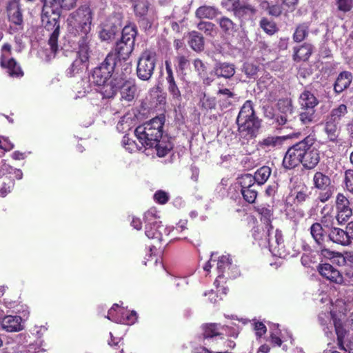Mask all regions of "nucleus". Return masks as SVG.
Masks as SVG:
<instances>
[{
    "label": "nucleus",
    "instance_id": "obj_1",
    "mask_svg": "<svg viewBox=\"0 0 353 353\" xmlns=\"http://www.w3.org/2000/svg\"><path fill=\"white\" fill-rule=\"evenodd\" d=\"M163 121L156 117L139 125L134 130V135L139 141H142L145 150L155 148L159 157H165L172 148L171 143H165L163 138Z\"/></svg>",
    "mask_w": 353,
    "mask_h": 353
},
{
    "label": "nucleus",
    "instance_id": "obj_2",
    "mask_svg": "<svg viewBox=\"0 0 353 353\" xmlns=\"http://www.w3.org/2000/svg\"><path fill=\"white\" fill-rule=\"evenodd\" d=\"M93 12L88 5L80 6L68 18L69 32L78 38L77 43H89Z\"/></svg>",
    "mask_w": 353,
    "mask_h": 353
},
{
    "label": "nucleus",
    "instance_id": "obj_3",
    "mask_svg": "<svg viewBox=\"0 0 353 353\" xmlns=\"http://www.w3.org/2000/svg\"><path fill=\"white\" fill-rule=\"evenodd\" d=\"M137 34V28L132 26H125L121 32V37L117 41L114 50L117 59L127 60L134 47L135 38Z\"/></svg>",
    "mask_w": 353,
    "mask_h": 353
},
{
    "label": "nucleus",
    "instance_id": "obj_4",
    "mask_svg": "<svg viewBox=\"0 0 353 353\" xmlns=\"http://www.w3.org/2000/svg\"><path fill=\"white\" fill-rule=\"evenodd\" d=\"M61 12H42L41 21L44 29L50 32L48 45L51 52L56 54L58 51V39L60 34Z\"/></svg>",
    "mask_w": 353,
    "mask_h": 353
},
{
    "label": "nucleus",
    "instance_id": "obj_5",
    "mask_svg": "<svg viewBox=\"0 0 353 353\" xmlns=\"http://www.w3.org/2000/svg\"><path fill=\"white\" fill-rule=\"evenodd\" d=\"M117 65V57L112 52H110L104 61L96 67L92 74V82L99 85L112 79V73Z\"/></svg>",
    "mask_w": 353,
    "mask_h": 353
},
{
    "label": "nucleus",
    "instance_id": "obj_6",
    "mask_svg": "<svg viewBox=\"0 0 353 353\" xmlns=\"http://www.w3.org/2000/svg\"><path fill=\"white\" fill-rule=\"evenodd\" d=\"M79 50L77 56L67 70V74L70 77H74L76 74L83 73L87 70L89 64L90 48L89 43H77Z\"/></svg>",
    "mask_w": 353,
    "mask_h": 353
},
{
    "label": "nucleus",
    "instance_id": "obj_7",
    "mask_svg": "<svg viewBox=\"0 0 353 353\" xmlns=\"http://www.w3.org/2000/svg\"><path fill=\"white\" fill-rule=\"evenodd\" d=\"M155 52L145 50L138 61L137 67V77L143 81L149 80L153 74L156 63Z\"/></svg>",
    "mask_w": 353,
    "mask_h": 353
},
{
    "label": "nucleus",
    "instance_id": "obj_8",
    "mask_svg": "<svg viewBox=\"0 0 353 353\" xmlns=\"http://www.w3.org/2000/svg\"><path fill=\"white\" fill-rule=\"evenodd\" d=\"M303 161L302 165L307 169H313L320 161L319 150L314 145V139L308 136L303 141Z\"/></svg>",
    "mask_w": 353,
    "mask_h": 353
},
{
    "label": "nucleus",
    "instance_id": "obj_9",
    "mask_svg": "<svg viewBox=\"0 0 353 353\" xmlns=\"http://www.w3.org/2000/svg\"><path fill=\"white\" fill-rule=\"evenodd\" d=\"M312 182L314 187L320 190L317 197L319 201L325 203L332 196L331 179L327 175L321 172H316L313 176Z\"/></svg>",
    "mask_w": 353,
    "mask_h": 353
},
{
    "label": "nucleus",
    "instance_id": "obj_10",
    "mask_svg": "<svg viewBox=\"0 0 353 353\" xmlns=\"http://www.w3.org/2000/svg\"><path fill=\"white\" fill-rule=\"evenodd\" d=\"M272 234H273V227L269 221H266L264 227L257 226L252 230V236L259 245L261 248H268L272 253H274L275 245L271 241Z\"/></svg>",
    "mask_w": 353,
    "mask_h": 353
},
{
    "label": "nucleus",
    "instance_id": "obj_11",
    "mask_svg": "<svg viewBox=\"0 0 353 353\" xmlns=\"http://www.w3.org/2000/svg\"><path fill=\"white\" fill-rule=\"evenodd\" d=\"M328 237L334 243L343 246L350 245L353 241V221L348 223L345 230L332 228L329 232Z\"/></svg>",
    "mask_w": 353,
    "mask_h": 353
},
{
    "label": "nucleus",
    "instance_id": "obj_12",
    "mask_svg": "<svg viewBox=\"0 0 353 353\" xmlns=\"http://www.w3.org/2000/svg\"><path fill=\"white\" fill-rule=\"evenodd\" d=\"M216 268L218 271L217 279L214 281V284L217 285L219 279L225 277L226 279L235 278L239 274L238 268L232 263L230 256L223 255L220 256L216 261Z\"/></svg>",
    "mask_w": 353,
    "mask_h": 353
},
{
    "label": "nucleus",
    "instance_id": "obj_13",
    "mask_svg": "<svg viewBox=\"0 0 353 353\" xmlns=\"http://www.w3.org/2000/svg\"><path fill=\"white\" fill-rule=\"evenodd\" d=\"M303 142L302 141L290 147L286 152L283 160V165L286 169H292L303 161Z\"/></svg>",
    "mask_w": 353,
    "mask_h": 353
},
{
    "label": "nucleus",
    "instance_id": "obj_14",
    "mask_svg": "<svg viewBox=\"0 0 353 353\" xmlns=\"http://www.w3.org/2000/svg\"><path fill=\"white\" fill-rule=\"evenodd\" d=\"M236 122L240 138L248 141L256 137L261 127L260 120L257 117Z\"/></svg>",
    "mask_w": 353,
    "mask_h": 353
},
{
    "label": "nucleus",
    "instance_id": "obj_15",
    "mask_svg": "<svg viewBox=\"0 0 353 353\" xmlns=\"http://www.w3.org/2000/svg\"><path fill=\"white\" fill-rule=\"evenodd\" d=\"M336 215L339 223H343L348 220L352 214L348 199L342 193H339L336 199Z\"/></svg>",
    "mask_w": 353,
    "mask_h": 353
},
{
    "label": "nucleus",
    "instance_id": "obj_16",
    "mask_svg": "<svg viewBox=\"0 0 353 353\" xmlns=\"http://www.w3.org/2000/svg\"><path fill=\"white\" fill-rule=\"evenodd\" d=\"M119 90L121 101H132L137 96L138 91L135 80L121 76Z\"/></svg>",
    "mask_w": 353,
    "mask_h": 353
},
{
    "label": "nucleus",
    "instance_id": "obj_17",
    "mask_svg": "<svg viewBox=\"0 0 353 353\" xmlns=\"http://www.w3.org/2000/svg\"><path fill=\"white\" fill-rule=\"evenodd\" d=\"M121 79V75H114L104 83L98 85L99 92L103 96V98L112 99L117 95L119 90Z\"/></svg>",
    "mask_w": 353,
    "mask_h": 353
},
{
    "label": "nucleus",
    "instance_id": "obj_18",
    "mask_svg": "<svg viewBox=\"0 0 353 353\" xmlns=\"http://www.w3.org/2000/svg\"><path fill=\"white\" fill-rule=\"evenodd\" d=\"M256 13V8L247 3H241L233 13L234 16L240 21L241 26L247 21H252Z\"/></svg>",
    "mask_w": 353,
    "mask_h": 353
},
{
    "label": "nucleus",
    "instance_id": "obj_19",
    "mask_svg": "<svg viewBox=\"0 0 353 353\" xmlns=\"http://www.w3.org/2000/svg\"><path fill=\"white\" fill-rule=\"evenodd\" d=\"M318 271L322 276L333 283L342 284L344 281L342 274L329 263L319 265L318 267Z\"/></svg>",
    "mask_w": 353,
    "mask_h": 353
},
{
    "label": "nucleus",
    "instance_id": "obj_20",
    "mask_svg": "<svg viewBox=\"0 0 353 353\" xmlns=\"http://www.w3.org/2000/svg\"><path fill=\"white\" fill-rule=\"evenodd\" d=\"M0 65L2 68L6 69L8 73L12 77L21 78L24 74L17 61L14 58L6 60V57L4 54H1L0 57Z\"/></svg>",
    "mask_w": 353,
    "mask_h": 353
},
{
    "label": "nucleus",
    "instance_id": "obj_21",
    "mask_svg": "<svg viewBox=\"0 0 353 353\" xmlns=\"http://www.w3.org/2000/svg\"><path fill=\"white\" fill-rule=\"evenodd\" d=\"M323 125L328 140L333 143L336 142L340 133L339 124L326 117Z\"/></svg>",
    "mask_w": 353,
    "mask_h": 353
},
{
    "label": "nucleus",
    "instance_id": "obj_22",
    "mask_svg": "<svg viewBox=\"0 0 353 353\" xmlns=\"http://www.w3.org/2000/svg\"><path fill=\"white\" fill-rule=\"evenodd\" d=\"M21 318L19 316L8 315L1 321V326L8 332H18L22 330Z\"/></svg>",
    "mask_w": 353,
    "mask_h": 353
},
{
    "label": "nucleus",
    "instance_id": "obj_23",
    "mask_svg": "<svg viewBox=\"0 0 353 353\" xmlns=\"http://www.w3.org/2000/svg\"><path fill=\"white\" fill-rule=\"evenodd\" d=\"M299 103L301 109H314L319 100L310 91L305 90L299 96Z\"/></svg>",
    "mask_w": 353,
    "mask_h": 353
},
{
    "label": "nucleus",
    "instance_id": "obj_24",
    "mask_svg": "<svg viewBox=\"0 0 353 353\" xmlns=\"http://www.w3.org/2000/svg\"><path fill=\"white\" fill-rule=\"evenodd\" d=\"M353 77L351 72H341L337 77L334 85V90L336 93H341L347 89L352 81Z\"/></svg>",
    "mask_w": 353,
    "mask_h": 353
},
{
    "label": "nucleus",
    "instance_id": "obj_25",
    "mask_svg": "<svg viewBox=\"0 0 353 353\" xmlns=\"http://www.w3.org/2000/svg\"><path fill=\"white\" fill-rule=\"evenodd\" d=\"M214 72L218 77L230 79L235 73L234 65L230 63H216L214 68Z\"/></svg>",
    "mask_w": 353,
    "mask_h": 353
},
{
    "label": "nucleus",
    "instance_id": "obj_26",
    "mask_svg": "<svg viewBox=\"0 0 353 353\" xmlns=\"http://www.w3.org/2000/svg\"><path fill=\"white\" fill-rule=\"evenodd\" d=\"M7 13L9 21L15 25H21L23 23V15L17 3H10L7 6Z\"/></svg>",
    "mask_w": 353,
    "mask_h": 353
},
{
    "label": "nucleus",
    "instance_id": "obj_27",
    "mask_svg": "<svg viewBox=\"0 0 353 353\" xmlns=\"http://www.w3.org/2000/svg\"><path fill=\"white\" fill-rule=\"evenodd\" d=\"M285 139L279 136H269L259 142L260 148L265 150H272L282 145Z\"/></svg>",
    "mask_w": 353,
    "mask_h": 353
},
{
    "label": "nucleus",
    "instance_id": "obj_28",
    "mask_svg": "<svg viewBox=\"0 0 353 353\" xmlns=\"http://www.w3.org/2000/svg\"><path fill=\"white\" fill-rule=\"evenodd\" d=\"M312 46L310 43H305L299 48H294V60L295 61H305L310 57L312 52Z\"/></svg>",
    "mask_w": 353,
    "mask_h": 353
},
{
    "label": "nucleus",
    "instance_id": "obj_29",
    "mask_svg": "<svg viewBox=\"0 0 353 353\" xmlns=\"http://www.w3.org/2000/svg\"><path fill=\"white\" fill-rule=\"evenodd\" d=\"M225 327L222 326L219 323H207L202 326L203 331V337L205 339L212 338L216 336L222 335L223 332H221V329H224Z\"/></svg>",
    "mask_w": 353,
    "mask_h": 353
},
{
    "label": "nucleus",
    "instance_id": "obj_30",
    "mask_svg": "<svg viewBox=\"0 0 353 353\" xmlns=\"http://www.w3.org/2000/svg\"><path fill=\"white\" fill-rule=\"evenodd\" d=\"M125 313V310L124 307L118 303H114L108 310V315L105 317L112 322L120 323L121 321H123L122 316Z\"/></svg>",
    "mask_w": 353,
    "mask_h": 353
},
{
    "label": "nucleus",
    "instance_id": "obj_31",
    "mask_svg": "<svg viewBox=\"0 0 353 353\" xmlns=\"http://www.w3.org/2000/svg\"><path fill=\"white\" fill-rule=\"evenodd\" d=\"M0 179V196L5 197L13 190L14 186V180L10 176H3L1 174Z\"/></svg>",
    "mask_w": 353,
    "mask_h": 353
},
{
    "label": "nucleus",
    "instance_id": "obj_32",
    "mask_svg": "<svg viewBox=\"0 0 353 353\" xmlns=\"http://www.w3.org/2000/svg\"><path fill=\"white\" fill-rule=\"evenodd\" d=\"M188 43L194 51L199 52L203 50V38L196 31H192L188 34Z\"/></svg>",
    "mask_w": 353,
    "mask_h": 353
},
{
    "label": "nucleus",
    "instance_id": "obj_33",
    "mask_svg": "<svg viewBox=\"0 0 353 353\" xmlns=\"http://www.w3.org/2000/svg\"><path fill=\"white\" fill-rule=\"evenodd\" d=\"M256 117L253 108V103L251 101L248 100L246 101L242 106L237 117L236 121H241L244 119H250Z\"/></svg>",
    "mask_w": 353,
    "mask_h": 353
},
{
    "label": "nucleus",
    "instance_id": "obj_34",
    "mask_svg": "<svg viewBox=\"0 0 353 353\" xmlns=\"http://www.w3.org/2000/svg\"><path fill=\"white\" fill-rule=\"evenodd\" d=\"M217 22L221 30L227 34H233L237 30V25L229 17H221Z\"/></svg>",
    "mask_w": 353,
    "mask_h": 353
},
{
    "label": "nucleus",
    "instance_id": "obj_35",
    "mask_svg": "<svg viewBox=\"0 0 353 353\" xmlns=\"http://www.w3.org/2000/svg\"><path fill=\"white\" fill-rule=\"evenodd\" d=\"M122 144L126 150L130 152H135L144 150L145 147L142 141L137 142L135 140H132L128 137V134H125L122 139Z\"/></svg>",
    "mask_w": 353,
    "mask_h": 353
},
{
    "label": "nucleus",
    "instance_id": "obj_36",
    "mask_svg": "<svg viewBox=\"0 0 353 353\" xmlns=\"http://www.w3.org/2000/svg\"><path fill=\"white\" fill-rule=\"evenodd\" d=\"M309 28L310 23L308 22H304L299 24L296 27L293 34V40L297 43L303 41L309 34Z\"/></svg>",
    "mask_w": 353,
    "mask_h": 353
},
{
    "label": "nucleus",
    "instance_id": "obj_37",
    "mask_svg": "<svg viewBox=\"0 0 353 353\" xmlns=\"http://www.w3.org/2000/svg\"><path fill=\"white\" fill-rule=\"evenodd\" d=\"M158 223H150L145 225V235L150 239L155 240L159 244L161 243L162 235L158 230Z\"/></svg>",
    "mask_w": 353,
    "mask_h": 353
},
{
    "label": "nucleus",
    "instance_id": "obj_38",
    "mask_svg": "<svg viewBox=\"0 0 353 353\" xmlns=\"http://www.w3.org/2000/svg\"><path fill=\"white\" fill-rule=\"evenodd\" d=\"M218 14V10L213 6H201L196 11V16L200 19L206 18L212 19L216 17Z\"/></svg>",
    "mask_w": 353,
    "mask_h": 353
},
{
    "label": "nucleus",
    "instance_id": "obj_39",
    "mask_svg": "<svg viewBox=\"0 0 353 353\" xmlns=\"http://www.w3.org/2000/svg\"><path fill=\"white\" fill-rule=\"evenodd\" d=\"M347 113V106L345 104H340L337 107L332 109L330 112L326 117L339 124L341 119Z\"/></svg>",
    "mask_w": 353,
    "mask_h": 353
},
{
    "label": "nucleus",
    "instance_id": "obj_40",
    "mask_svg": "<svg viewBox=\"0 0 353 353\" xmlns=\"http://www.w3.org/2000/svg\"><path fill=\"white\" fill-rule=\"evenodd\" d=\"M271 174V169L268 166H262L254 173V179L257 186L264 184Z\"/></svg>",
    "mask_w": 353,
    "mask_h": 353
},
{
    "label": "nucleus",
    "instance_id": "obj_41",
    "mask_svg": "<svg viewBox=\"0 0 353 353\" xmlns=\"http://www.w3.org/2000/svg\"><path fill=\"white\" fill-rule=\"evenodd\" d=\"M310 234L315 242L321 246L324 241V230L321 224L319 223H313L310 227Z\"/></svg>",
    "mask_w": 353,
    "mask_h": 353
},
{
    "label": "nucleus",
    "instance_id": "obj_42",
    "mask_svg": "<svg viewBox=\"0 0 353 353\" xmlns=\"http://www.w3.org/2000/svg\"><path fill=\"white\" fill-rule=\"evenodd\" d=\"M43 3L42 12H61V9L63 8L62 3L60 0H41Z\"/></svg>",
    "mask_w": 353,
    "mask_h": 353
},
{
    "label": "nucleus",
    "instance_id": "obj_43",
    "mask_svg": "<svg viewBox=\"0 0 353 353\" xmlns=\"http://www.w3.org/2000/svg\"><path fill=\"white\" fill-rule=\"evenodd\" d=\"M165 70L167 73V77L166 80L169 84L168 90L169 91L173 94V97H174L175 95H176V83L173 75V72L171 68V63L169 60H165Z\"/></svg>",
    "mask_w": 353,
    "mask_h": 353
},
{
    "label": "nucleus",
    "instance_id": "obj_44",
    "mask_svg": "<svg viewBox=\"0 0 353 353\" xmlns=\"http://www.w3.org/2000/svg\"><path fill=\"white\" fill-rule=\"evenodd\" d=\"M299 119L302 124L307 125L315 122V109H301Z\"/></svg>",
    "mask_w": 353,
    "mask_h": 353
},
{
    "label": "nucleus",
    "instance_id": "obj_45",
    "mask_svg": "<svg viewBox=\"0 0 353 353\" xmlns=\"http://www.w3.org/2000/svg\"><path fill=\"white\" fill-rule=\"evenodd\" d=\"M150 3L148 0H138L134 4V11L136 16L145 17L148 12Z\"/></svg>",
    "mask_w": 353,
    "mask_h": 353
},
{
    "label": "nucleus",
    "instance_id": "obj_46",
    "mask_svg": "<svg viewBox=\"0 0 353 353\" xmlns=\"http://www.w3.org/2000/svg\"><path fill=\"white\" fill-rule=\"evenodd\" d=\"M310 195V192L307 187H303L299 190H296L293 197L294 202L300 205L306 201Z\"/></svg>",
    "mask_w": 353,
    "mask_h": 353
},
{
    "label": "nucleus",
    "instance_id": "obj_47",
    "mask_svg": "<svg viewBox=\"0 0 353 353\" xmlns=\"http://www.w3.org/2000/svg\"><path fill=\"white\" fill-rule=\"evenodd\" d=\"M119 28L113 25L110 27L108 25H105L104 28L100 31L99 37L103 41H108L114 37L115 34L119 31Z\"/></svg>",
    "mask_w": 353,
    "mask_h": 353
},
{
    "label": "nucleus",
    "instance_id": "obj_48",
    "mask_svg": "<svg viewBox=\"0 0 353 353\" xmlns=\"http://www.w3.org/2000/svg\"><path fill=\"white\" fill-rule=\"evenodd\" d=\"M276 82H277V81L274 79L270 74L267 73L260 77V79L258 80L257 85L261 92H264L270 85L274 84Z\"/></svg>",
    "mask_w": 353,
    "mask_h": 353
},
{
    "label": "nucleus",
    "instance_id": "obj_49",
    "mask_svg": "<svg viewBox=\"0 0 353 353\" xmlns=\"http://www.w3.org/2000/svg\"><path fill=\"white\" fill-rule=\"evenodd\" d=\"M279 86L278 81L270 85L264 92L266 100L270 102L275 101L279 96Z\"/></svg>",
    "mask_w": 353,
    "mask_h": 353
},
{
    "label": "nucleus",
    "instance_id": "obj_50",
    "mask_svg": "<svg viewBox=\"0 0 353 353\" xmlns=\"http://www.w3.org/2000/svg\"><path fill=\"white\" fill-rule=\"evenodd\" d=\"M260 26L266 33L270 35L274 34L278 30L276 23L266 18L261 20Z\"/></svg>",
    "mask_w": 353,
    "mask_h": 353
},
{
    "label": "nucleus",
    "instance_id": "obj_51",
    "mask_svg": "<svg viewBox=\"0 0 353 353\" xmlns=\"http://www.w3.org/2000/svg\"><path fill=\"white\" fill-rule=\"evenodd\" d=\"M241 192L245 201L249 203H253L257 197L258 192L256 187L241 189Z\"/></svg>",
    "mask_w": 353,
    "mask_h": 353
},
{
    "label": "nucleus",
    "instance_id": "obj_52",
    "mask_svg": "<svg viewBox=\"0 0 353 353\" xmlns=\"http://www.w3.org/2000/svg\"><path fill=\"white\" fill-rule=\"evenodd\" d=\"M256 181L254 177L250 174H246L243 175L239 181V183L241 185V189H247V188H251L253 187H258L257 184H255Z\"/></svg>",
    "mask_w": 353,
    "mask_h": 353
},
{
    "label": "nucleus",
    "instance_id": "obj_53",
    "mask_svg": "<svg viewBox=\"0 0 353 353\" xmlns=\"http://www.w3.org/2000/svg\"><path fill=\"white\" fill-rule=\"evenodd\" d=\"M243 72L245 74L248 78L255 79L258 72V68L252 63H245L243 66Z\"/></svg>",
    "mask_w": 353,
    "mask_h": 353
},
{
    "label": "nucleus",
    "instance_id": "obj_54",
    "mask_svg": "<svg viewBox=\"0 0 353 353\" xmlns=\"http://www.w3.org/2000/svg\"><path fill=\"white\" fill-rule=\"evenodd\" d=\"M137 319L138 316L135 311L132 310L129 312L125 310V313L122 316V320L123 321H121L120 323L132 325L137 321Z\"/></svg>",
    "mask_w": 353,
    "mask_h": 353
},
{
    "label": "nucleus",
    "instance_id": "obj_55",
    "mask_svg": "<svg viewBox=\"0 0 353 353\" xmlns=\"http://www.w3.org/2000/svg\"><path fill=\"white\" fill-rule=\"evenodd\" d=\"M194 70L200 77H204L207 74V65L201 60L196 59L193 63Z\"/></svg>",
    "mask_w": 353,
    "mask_h": 353
},
{
    "label": "nucleus",
    "instance_id": "obj_56",
    "mask_svg": "<svg viewBox=\"0 0 353 353\" xmlns=\"http://www.w3.org/2000/svg\"><path fill=\"white\" fill-rule=\"evenodd\" d=\"M241 3L240 0H222L221 5L228 11L234 13Z\"/></svg>",
    "mask_w": 353,
    "mask_h": 353
},
{
    "label": "nucleus",
    "instance_id": "obj_57",
    "mask_svg": "<svg viewBox=\"0 0 353 353\" xmlns=\"http://www.w3.org/2000/svg\"><path fill=\"white\" fill-rule=\"evenodd\" d=\"M344 182L347 190L353 194V170L345 171Z\"/></svg>",
    "mask_w": 353,
    "mask_h": 353
},
{
    "label": "nucleus",
    "instance_id": "obj_58",
    "mask_svg": "<svg viewBox=\"0 0 353 353\" xmlns=\"http://www.w3.org/2000/svg\"><path fill=\"white\" fill-rule=\"evenodd\" d=\"M169 199L168 193L163 190H158L154 194V200L161 205L165 204Z\"/></svg>",
    "mask_w": 353,
    "mask_h": 353
},
{
    "label": "nucleus",
    "instance_id": "obj_59",
    "mask_svg": "<svg viewBox=\"0 0 353 353\" xmlns=\"http://www.w3.org/2000/svg\"><path fill=\"white\" fill-rule=\"evenodd\" d=\"M303 212L301 210L293 211L291 210L287 211L286 216L287 217L292 220L294 225H296L301 219L303 217Z\"/></svg>",
    "mask_w": 353,
    "mask_h": 353
},
{
    "label": "nucleus",
    "instance_id": "obj_60",
    "mask_svg": "<svg viewBox=\"0 0 353 353\" xmlns=\"http://www.w3.org/2000/svg\"><path fill=\"white\" fill-rule=\"evenodd\" d=\"M131 121L122 118L117 125V130L121 133H125L131 129Z\"/></svg>",
    "mask_w": 353,
    "mask_h": 353
},
{
    "label": "nucleus",
    "instance_id": "obj_61",
    "mask_svg": "<svg viewBox=\"0 0 353 353\" xmlns=\"http://www.w3.org/2000/svg\"><path fill=\"white\" fill-rule=\"evenodd\" d=\"M200 103L201 107L206 110L214 108L216 105L215 99L205 95L201 99Z\"/></svg>",
    "mask_w": 353,
    "mask_h": 353
},
{
    "label": "nucleus",
    "instance_id": "obj_62",
    "mask_svg": "<svg viewBox=\"0 0 353 353\" xmlns=\"http://www.w3.org/2000/svg\"><path fill=\"white\" fill-rule=\"evenodd\" d=\"M333 207L330 205H325L321 210V214L322 216V222L330 221L332 218V212Z\"/></svg>",
    "mask_w": 353,
    "mask_h": 353
},
{
    "label": "nucleus",
    "instance_id": "obj_63",
    "mask_svg": "<svg viewBox=\"0 0 353 353\" xmlns=\"http://www.w3.org/2000/svg\"><path fill=\"white\" fill-rule=\"evenodd\" d=\"M157 210L154 208H151L148 210L144 214V221L146 224H150V223H157Z\"/></svg>",
    "mask_w": 353,
    "mask_h": 353
},
{
    "label": "nucleus",
    "instance_id": "obj_64",
    "mask_svg": "<svg viewBox=\"0 0 353 353\" xmlns=\"http://www.w3.org/2000/svg\"><path fill=\"white\" fill-rule=\"evenodd\" d=\"M157 210L154 208H151L148 210L144 214V221L146 224H150V223H157Z\"/></svg>",
    "mask_w": 353,
    "mask_h": 353
}]
</instances>
